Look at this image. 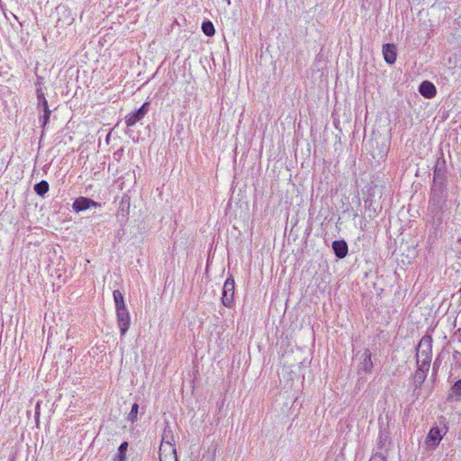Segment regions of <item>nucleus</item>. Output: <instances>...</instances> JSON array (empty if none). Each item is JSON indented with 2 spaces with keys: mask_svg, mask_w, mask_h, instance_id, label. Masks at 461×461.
Returning <instances> with one entry per match:
<instances>
[{
  "mask_svg": "<svg viewBox=\"0 0 461 461\" xmlns=\"http://www.w3.org/2000/svg\"><path fill=\"white\" fill-rule=\"evenodd\" d=\"M100 204L98 203L95 202L94 200L80 196L74 201L72 207H73L74 211L81 212V211L90 209L91 207H97Z\"/></svg>",
  "mask_w": 461,
  "mask_h": 461,
  "instance_id": "0eeeda50",
  "label": "nucleus"
},
{
  "mask_svg": "<svg viewBox=\"0 0 461 461\" xmlns=\"http://www.w3.org/2000/svg\"><path fill=\"white\" fill-rule=\"evenodd\" d=\"M441 439V430L438 427H433L430 429L428 436L426 437L425 443L429 447L434 449L438 446Z\"/></svg>",
  "mask_w": 461,
  "mask_h": 461,
  "instance_id": "423d86ee",
  "label": "nucleus"
},
{
  "mask_svg": "<svg viewBox=\"0 0 461 461\" xmlns=\"http://www.w3.org/2000/svg\"><path fill=\"white\" fill-rule=\"evenodd\" d=\"M359 369L366 374L372 372L373 362L371 360V352L369 349H365L360 357Z\"/></svg>",
  "mask_w": 461,
  "mask_h": 461,
  "instance_id": "6e6552de",
  "label": "nucleus"
},
{
  "mask_svg": "<svg viewBox=\"0 0 461 461\" xmlns=\"http://www.w3.org/2000/svg\"><path fill=\"white\" fill-rule=\"evenodd\" d=\"M127 447H128V443L122 442L118 448V453L114 456L113 460V461H125Z\"/></svg>",
  "mask_w": 461,
  "mask_h": 461,
  "instance_id": "4468645a",
  "label": "nucleus"
},
{
  "mask_svg": "<svg viewBox=\"0 0 461 461\" xmlns=\"http://www.w3.org/2000/svg\"><path fill=\"white\" fill-rule=\"evenodd\" d=\"M429 368V367L423 368L422 366H418V369L416 370L413 377L416 387H420L424 383Z\"/></svg>",
  "mask_w": 461,
  "mask_h": 461,
  "instance_id": "f8f14e48",
  "label": "nucleus"
},
{
  "mask_svg": "<svg viewBox=\"0 0 461 461\" xmlns=\"http://www.w3.org/2000/svg\"><path fill=\"white\" fill-rule=\"evenodd\" d=\"M117 325L121 331V336L123 337L130 328L131 317L127 308L116 310Z\"/></svg>",
  "mask_w": 461,
  "mask_h": 461,
  "instance_id": "20e7f679",
  "label": "nucleus"
},
{
  "mask_svg": "<svg viewBox=\"0 0 461 461\" xmlns=\"http://www.w3.org/2000/svg\"><path fill=\"white\" fill-rule=\"evenodd\" d=\"M138 410H139V405L137 403H134L131 406V411L128 416V419L130 420L134 421L136 420L137 414H138Z\"/></svg>",
  "mask_w": 461,
  "mask_h": 461,
  "instance_id": "6ab92c4d",
  "label": "nucleus"
},
{
  "mask_svg": "<svg viewBox=\"0 0 461 461\" xmlns=\"http://www.w3.org/2000/svg\"><path fill=\"white\" fill-rule=\"evenodd\" d=\"M34 191L37 194L42 196L49 191V184L47 181H41L34 185Z\"/></svg>",
  "mask_w": 461,
  "mask_h": 461,
  "instance_id": "2eb2a0df",
  "label": "nucleus"
},
{
  "mask_svg": "<svg viewBox=\"0 0 461 461\" xmlns=\"http://www.w3.org/2000/svg\"><path fill=\"white\" fill-rule=\"evenodd\" d=\"M40 416V402H38L35 407V418L36 420L39 419Z\"/></svg>",
  "mask_w": 461,
  "mask_h": 461,
  "instance_id": "412c9836",
  "label": "nucleus"
},
{
  "mask_svg": "<svg viewBox=\"0 0 461 461\" xmlns=\"http://www.w3.org/2000/svg\"><path fill=\"white\" fill-rule=\"evenodd\" d=\"M332 249L334 250L335 255L339 258H343L348 254V244L344 240H335L332 242Z\"/></svg>",
  "mask_w": 461,
  "mask_h": 461,
  "instance_id": "9b49d317",
  "label": "nucleus"
},
{
  "mask_svg": "<svg viewBox=\"0 0 461 461\" xmlns=\"http://www.w3.org/2000/svg\"><path fill=\"white\" fill-rule=\"evenodd\" d=\"M417 365L423 368L429 367L431 361V339L422 338L417 348Z\"/></svg>",
  "mask_w": 461,
  "mask_h": 461,
  "instance_id": "f257e3e1",
  "label": "nucleus"
},
{
  "mask_svg": "<svg viewBox=\"0 0 461 461\" xmlns=\"http://www.w3.org/2000/svg\"><path fill=\"white\" fill-rule=\"evenodd\" d=\"M42 112H43V114L40 115L39 121L41 122L42 129H45L46 125L49 122L51 111L50 110V108H47V109H42ZM43 132H44V130H42V133Z\"/></svg>",
  "mask_w": 461,
  "mask_h": 461,
  "instance_id": "f3484780",
  "label": "nucleus"
},
{
  "mask_svg": "<svg viewBox=\"0 0 461 461\" xmlns=\"http://www.w3.org/2000/svg\"><path fill=\"white\" fill-rule=\"evenodd\" d=\"M159 461H177L176 448L169 442H162L159 448Z\"/></svg>",
  "mask_w": 461,
  "mask_h": 461,
  "instance_id": "39448f33",
  "label": "nucleus"
},
{
  "mask_svg": "<svg viewBox=\"0 0 461 461\" xmlns=\"http://www.w3.org/2000/svg\"><path fill=\"white\" fill-rule=\"evenodd\" d=\"M383 54L384 60L388 64H393L396 60V48L393 44H384L383 46Z\"/></svg>",
  "mask_w": 461,
  "mask_h": 461,
  "instance_id": "1a4fd4ad",
  "label": "nucleus"
},
{
  "mask_svg": "<svg viewBox=\"0 0 461 461\" xmlns=\"http://www.w3.org/2000/svg\"><path fill=\"white\" fill-rule=\"evenodd\" d=\"M420 93L426 98H432L436 95V87L435 86L429 82L423 81L420 86Z\"/></svg>",
  "mask_w": 461,
  "mask_h": 461,
  "instance_id": "9d476101",
  "label": "nucleus"
},
{
  "mask_svg": "<svg viewBox=\"0 0 461 461\" xmlns=\"http://www.w3.org/2000/svg\"><path fill=\"white\" fill-rule=\"evenodd\" d=\"M370 461H384V459L383 456L375 455L370 459Z\"/></svg>",
  "mask_w": 461,
  "mask_h": 461,
  "instance_id": "4be33fe9",
  "label": "nucleus"
},
{
  "mask_svg": "<svg viewBox=\"0 0 461 461\" xmlns=\"http://www.w3.org/2000/svg\"><path fill=\"white\" fill-rule=\"evenodd\" d=\"M202 30L203 32L207 36H212L215 33L214 26L210 21L203 23Z\"/></svg>",
  "mask_w": 461,
  "mask_h": 461,
  "instance_id": "a211bd4d",
  "label": "nucleus"
},
{
  "mask_svg": "<svg viewBox=\"0 0 461 461\" xmlns=\"http://www.w3.org/2000/svg\"><path fill=\"white\" fill-rule=\"evenodd\" d=\"M149 109V103L145 102L137 111L129 113L125 117V123L128 127L135 125L138 122L142 120L148 113Z\"/></svg>",
  "mask_w": 461,
  "mask_h": 461,
  "instance_id": "7ed1b4c3",
  "label": "nucleus"
},
{
  "mask_svg": "<svg viewBox=\"0 0 461 461\" xmlns=\"http://www.w3.org/2000/svg\"><path fill=\"white\" fill-rule=\"evenodd\" d=\"M452 391L456 395L461 396V379L455 383Z\"/></svg>",
  "mask_w": 461,
  "mask_h": 461,
  "instance_id": "aec40b11",
  "label": "nucleus"
},
{
  "mask_svg": "<svg viewBox=\"0 0 461 461\" xmlns=\"http://www.w3.org/2000/svg\"><path fill=\"white\" fill-rule=\"evenodd\" d=\"M114 303H115V309L121 310L127 308L124 303L123 295L119 290H114L113 293Z\"/></svg>",
  "mask_w": 461,
  "mask_h": 461,
  "instance_id": "ddd939ff",
  "label": "nucleus"
},
{
  "mask_svg": "<svg viewBox=\"0 0 461 461\" xmlns=\"http://www.w3.org/2000/svg\"><path fill=\"white\" fill-rule=\"evenodd\" d=\"M37 98L39 110L49 108L48 102L44 96V93L41 90L37 91Z\"/></svg>",
  "mask_w": 461,
  "mask_h": 461,
  "instance_id": "dca6fc26",
  "label": "nucleus"
},
{
  "mask_svg": "<svg viewBox=\"0 0 461 461\" xmlns=\"http://www.w3.org/2000/svg\"><path fill=\"white\" fill-rule=\"evenodd\" d=\"M235 282L232 277H228L223 285L221 303L224 306L230 308L234 300Z\"/></svg>",
  "mask_w": 461,
  "mask_h": 461,
  "instance_id": "f03ea898",
  "label": "nucleus"
}]
</instances>
